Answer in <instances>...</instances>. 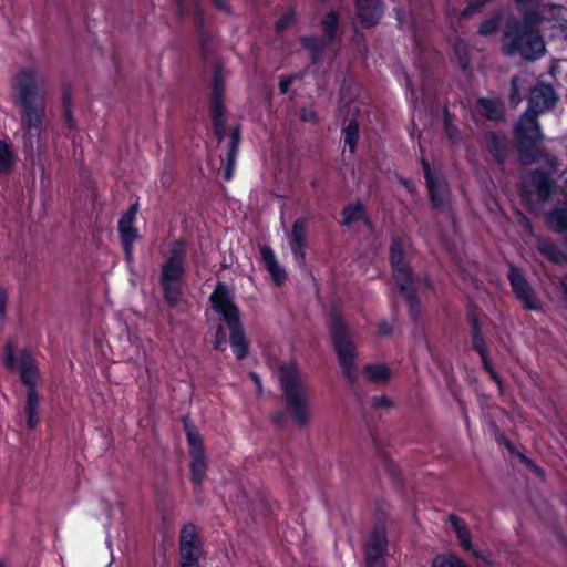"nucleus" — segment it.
<instances>
[{
	"label": "nucleus",
	"mask_w": 567,
	"mask_h": 567,
	"mask_svg": "<svg viewBox=\"0 0 567 567\" xmlns=\"http://www.w3.org/2000/svg\"><path fill=\"white\" fill-rule=\"evenodd\" d=\"M543 12H548L547 18L553 22V28L558 30L565 39H567V10L563 7H544ZM546 19L537 13L529 12L524 16L520 22L512 19L506 24L504 51L506 54L519 53L526 60H536L545 52V43L537 30L533 27L537 25L542 20Z\"/></svg>",
	"instance_id": "nucleus-1"
},
{
	"label": "nucleus",
	"mask_w": 567,
	"mask_h": 567,
	"mask_svg": "<svg viewBox=\"0 0 567 567\" xmlns=\"http://www.w3.org/2000/svg\"><path fill=\"white\" fill-rule=\"evenodd\" d=\"M210 307L220 316L229 330V344L235 358L244 360L249 352V342L245 333L240 310L234 301L228 286L217 281L209 298Z\"/></svg>",
	"instance_id": "nucleus-2"
},
{
	"label": "nucleus",
	"mask_w": 567,
	"mask_h": 567,
	"mask_svg": "<svg viewBox=\"0 0 567 567\" xmlns=\"http://www.w3.org/2000/svg\"><path fill=\"white\" fill-rule=\"evenodd\" d=\"M43 80L34 69H24L16 78L14 91L22 107V121L29 138L37 136L42 123L44 105Z\"/></svg>",
	"instance_id": "nucleus-3"
},
{
	"label": "nucleus",
	"mask_w": 567,
	"mask_h": 567,
	"mask_svg": "<svg viewBox=\"0 0 567 567\" xmlns=\"http://www.w3.org/2000/svg\"><path fill=\"white\" fill-rule=\"evenodd\" d=\"M389 262L398 290L406 302L409 316L416 323L421 317V300L414 287L413 269L405 258L403 244L399 237L391 240Z\"/></svg>",
	"instance_id": "nucleus-4"
},
{
	"label": "nucleus",
	"mask_w": 567,
	"mask_h": 567,
	"mask_svg": "<svg viewBox=\"0 0 567 567\" xmlns=\"http://www.w3.org/2000/svg\"><path fill=\"white\" fill-rule=\"evenodd\" d=\"M278 379L287 411L297 425H306L309 421L307 389L297 365L281 364Z\"/></svg>",
	"instance_id": "nucleus-5"
},
{
	"label": "nucleus",
	"mask_w": 567,
	"mask_h": 567,
	"mask_svg": "<svg viewBox=\"0 0 567 567\" xmlns=\"http://www.w3.org/2000/svg\"><path fill=\"white\" fill-rule=\"evenodd\" d=\"M186 256L185 239H176L169 245L168 257L161 268L159 286L163 298L173 308L179 303L183 296L182 279L186 271Z\"/></svg>",
	"instance_id": "nucleus-6"
},
{
	"label": "nucleus",
	"mask_w": 567,
	"mask_h": 567,
	"mask_svg": "<svg viewBox=\"0 0 567 567\" xmlns=\"http://www.w3.org/2000/svg\"><path fill=\"white\" fill-rule=\"evenodd\" d=\"M329 333L343 374L349 382L353 383L357 380V348L348 324L338 312H332L330 316Z\"/></svg>",
	"instance_id": "nucleus-7"
},
{
	"label": "nucleus",
	"mask_w": 567,
	"mask_h": 567,
	"mask_svg": "<svg viewBox=\"0 0 567 567\" xmlns=\"http://www.w3.org/2000/svg\"><path fill=\"white\" fill-rule=\"evenodd\" d=\"M19 362H20V381L25 386V404H24V413L27 416V426L29 430H34L39 423V405H40V394L38 392V383L40 380V371L37 364L35 359L33 358L31 351L27 348H23L19 352Z\"/></svg>",
	"instance_id": "nucleus-8"
},
{
	"label": "nucleus",
	"mask_w": 567,
	"mask_h": 567,
	"mask_svg": "<svg viewBox=\"0 0 567 567\" xmlns=\"http://www.w3.org/2000/svg\"><path fill=\"white\" fill-rule=\"evenodd\" d=\"M507 280L515 299L520 303L522 308L527 311H542V301L536 290L526 277L524 269L516 266L512 261L507 262Z\"/></svg>",
	"instance_id": "nucleus-9"
},
{
	"label": "nucleus",
	"mask_w": 567,
	"mask_h": 567,
	"mask_svg": "<svg viewBox=\"0 0 567 567\" xmlns=\"http://www.w3.org/2000/svg\"><path fill=\"white\" fill-rule=\"evenodd\" d=\"M537 116V113L526 110L515 126V137L519 145L520 159L525 164L533 159L525 152L532 150L543 138Z\"/></svg>",
	"instance_id": "nucleus-10"
},
{
	"label": "nucleus",
	"mask_w": 567,
	"mask_h": 567,
	"mask_svg": "<svg viewBox=\"0 0 567 567\" xmlns=\"http://www.w3.org/2000/svg\"><path fill=\"white\" fill-rule=\"evenodd\" d=\"M338 24V17L333 12H329L322 21V31L324 40L309 37L303 38V47L309 50L313 62H319L322 59L330 60L334 51L331 39Z\"/></svg>",
	"instance_id": "nucleus-11"
},
{
	"label": "nucleus",
	"mask_w": 567,
	"mask_h": 567,
	"mask_svg": "<svg viewBox=\"0 0 567 567\" xmlns=\"http://www.w3.org/2000/svg\"><path fill=\"white\" fill-rule=\"evenodd\" d=\"M389 540L384 526H375L363 546L365 567H385Z\"/></svg>",
	"instance_id": "nucleus-12"
},
{
	"label": "nucleus",
	"mask_w": 567,
	"mask_h": 567,
	"mask_svg": "<svg viewBox=\"0 0 567 567\" xmlns=\"http://www.w3.org/2000/svg\"><path fill=\"white\" fill-rule=\"evenodd\" d=\"M307 230L308 219L301 217L293 223L291 231L288 235V244L293 259L299 265L303 264L306 260Z\"/></svg>",
	"instance_id": "nucleus-13"
},
{
	"label": "nucleus",
	"mask_w": 567,
	"mask_h": 567,
	"mask_svg": "<svg viewBox=\"0 0 567 567\" xmlns=\"http://www.w3.org/2000/svg\"><path fill=\"white\" fill-rule=\"evenodd\" d=\"M223 92L224 85L221 83L219 74H216L212 91L210 110L215 134L219 143H223L225 138L224 107L221 104Z\"/></svg>",
	"instance_id": "nucleus-14"
},
{
	"label": "nucleus",
	"mask_w": 567,
	"mask_h": 567,
	"mask_svg": "<svg viewBox=\"0 0 567 567\" xmlns=\"http://www.w3.org/2000/svg\"><path fill=\"white\" fill-rule=\"evenodd\" d=\"M483 311L474 301L470 300L466 303L465 317L468 323L471 343L473 349L487 344L486 337L483 333Z\"/></svg>",
	"instance_id": "nucleus-15"
},
{
	"label": "nucleus",
	"mask_w": 567,
	"mask_h": 567,
	"mask_svg": "<svg viewBox=\"0 0 567 567\" xmlns=\"http://www.w3.org/2000/svg\"><path fill=\"white\" fill-rule=\"evenodd\" d=\"M135 215H122L117 229L126 262L133 261V245L138 238V230L134 226Z\"/></svg>",
	"instance_id": "nucleus-16"
},
{
	"label": "nucleus",
	"mask_w": 567,
	"mask_h": 567,
	"mask_svg": "<svg viewBox=\"0 0 567 567\" xmlns=\"http://www.w3.org/2000/svg\"><path fill=\"white\" fill-rule=\"evenodd\" d=\"M556 96L551 86L539 84L530 91L529 107L527 110L537 114L551 109Z\"/></svg>",
	"instance_id": "nucleus-17"
},
{
	"label": "nucleus",
	"mask_w": 567,
	"mask_h": 567,
	"mask_svg": "<svg viewBox=\"0 0 567 567\" xmlns=\"http://www.w3.org/2000/svg\"><path fill=\"white\" fill-rule=\"evenodd\" d=\"M358 18L362 25L371 27L378 23L383 12L380 0H355Z\"/></svg>",
	"instance_id": "nucleus-18"
},
{
	"label": "nucleus",
	"mask_w": 567,
	"mask_h": 567,
	"mask_svg": "<svg viewBox=\"0 0 567 567\" xmlns=\"http://www.w3.org/2000/svg\"><path fill=\"white\" fill-rule=\"evenodd\" d=\"M260 257L266 270L269 272L274 284L279 287L287 279L286 270L278 264L276 255L271 247L262 246L260 248Z\"/></svg>",
	"instance_id": "nucleus-19"
},
{
	"label": "nucleus",
	"mask_w": 567,
	"mask_h": 567,
	"mask_svg": "<svg viewBox=\"0 0 567 567\" xmlns=\"http://www.w3.org/2000/svg\"><path fill=\"white\" fill-rule=\"evenodd\" d=\"M422 163L431 202L433 203L435 208H439L446 197V185L441 178L433 175V173L430 169V166L425 161H423Z\"/></svg>",
	"instance_id": "nucleus-20"
},
{
	"label": "nucleus",
	"mask_w": 567,
	"mask_h": 567,
	"mask_svg": "<svg viewBox=\"0 0 567 567\" xmlns=\"http://www.w3.org/2000/svg\"><path fill=\"white\" fill-rule=\"evenodd\" d=\"M239 144V131L237 127L231 128L229 134V140L227 144V153L225 157L221 158V165L224 167V179L230 181L234 176V168L238 152Z\"/></svg>",
	"instance_id": "nucleus-21"
},
{
	"label": "nucleus",
	"mask_w": 567,
	"mask_h": 567,
	"mask_svg": "<svg viewBox=\"0 0 567 567\" xmlns=\"http://www.w3.org/2000/svg\"><path fill=\"white\" fill-rule=\"evenodd\" d=\"M207 460L205 453L200 451L196 455H190V481L194 484V493L198 495L202 493L203 483L207 473Z\"/></svg>",
	"instance_id": "nucleus-22"
},
{
	"label": "nucleus",
	"mask_w": 567,
	"mask_h": 567,
	"mask_svg": "<svg viewBox=\"0 0 567 567\" xmlns=\"http://www.w3.org/2000/svg\"><path fill=\"white\" fill-rule=\"evenodd\" d=\"M449 520L456 534V538L458 539L461 547L466 551H472L475 557L481 558V553L473 549L472 536L464 520L454 514L449 516Z\"/></svg>",
	"instance_id": "nucleus-23"
},
{
	"label": "nucleus",
	"mask_w": 567,
	"mask_h": 567,
	"mask_svg": "<svg viewBox=\"0 0 567 567\" xmlns=\"http://www.w3.org/2000/svg\"><path fill=\"white\" fill-rule=\"evenodd\" d=\"M203 544L179 542L181 567H199Z\"/></svg>",
	"instance_id": "nucleus-24"
},
{
	"label": "nucleus",
	"mask_w": 567,
	"mask_h": 567,
	"mask_svg": "<svg viewBox=\"0 0 567 567\" xmlns=\"http://www.w3.org/2000/svg\"><path fill=\"white\" fill-rule=\"evenodd\" d=\"M537 250L538 252L555 265H563L567 261L566 254L551 240L538 237Z\"/></svg>",
	"instance_id": "nucleus-25"
},
{
	"label": "nucleus",
	"mask_w": 567,
	"mask_h": 567,
	"mask_svg": "<svg viewBox=\"0 0 567 567\" xmlns=\"http://www.w3.org/2000/svg\"><path fill=\"white\" fill-rule=\"evenodd\" d=\"M184 431L189 447V455H196L197 452L205 453L202 435L197 427L193 425L187 417L183 420Z\"/></svg>",
	"instance_id": "nucleus-26"
},
{
	"label": "nucleus",
	"mask_w": 567,
	"mask_h": 567,
	"mask_svg": "<svg viewBox=\"0 0 567 567\" xmlns=\"http://www.w3.org/2000/svg\"><path fill=\"white\" fill-rule=\"evenodd\" d=\"M487 145L493 156L502 162L508 152V141L505 135L499 133H489L487 136Z\"/></svg>",
	"instance_id": "nucleus-27"
},
{
	"label": "nucleus",
	"mask_w": 567,
	"mask_h": 567,
	"mask_svg": "<svg viewBox=\"0 0 567 567\" xmlns=\"http://www.w3.org/2000/svg\"><path fill=\"white\" fill-rule=\"evenodd\" d=\"M365 379L371 383H384L391 378V370L385 364L373 363L363 368Z\"/></svg>",
	"instance_id": "nucleus-28"
},
{
	"label": "nucleus",
	"mask_w": 567,
	"mask_h": 567,
	"mask_svg": "<svg viewBox=\"0 0 567 567\" xmlns=\"http://www.w3.org/2000/svg\"><path fill=\"white\" fill-rule=\"evenodd\" d=\"M530 181L540 199H547L550 196L553 190V181L548 174L536 171L532 174Z\"/></svg>",
	"instance_id": "nucleus-29"
},
{
	"label": "nucleus",
	"mask_w": 567,
	"mask_h": 567,
	"mask_svg": "<svg viewBox=\"0 0 567 567\" xmlns=\"http://www.w3.org/2000/svg\"><path fill=\"white\" fill-rule=\"evenodd\" d=\"M477 111L489 120H498L503 114V106L498 100L481 99L477 103Z\"/></svg>",
	"instance_id": "nucleus-30"
},
{
	"label": "nucleus",
	"mask_w": 567,
	"mask_h": 567,
	"mask_svg": "<svg viewBox=\"0 0 567 567\" xmlns=\"http://www.w3.org/2000/svg\"><path fill=\"white\" fill-rule=\"evenodd\" d=\"M431 565L432 567H470L463 559L451 553L436 554Z\"/></svg>",
	"instance_id": "nucleus-31"
},
{
	"label": "nucleus",
	"mask_w": 567,
	"mask_h": 567,
	"mask_svg": "<svg viewBox=\"0 0 567 567\" xmlns=\"http://www.w3.org/2000/svg\"><path fill=\"white\" fill-rule=\"evenodd\" d=\"M13 165V153L10 144L0 141V174H7Z\"/></svg>",
	"instance_id": "nucleus-32"
},
{
	"label": "nucleus",
	"mask_w": 567,
	"mask_h": 567,
	"mask_svg": "<svg viewBox=\"0 0 567 567\" xmlns=\"http://www.w3.org/2000/svg\"><path fill=\"white\" fill-rule=\"evenodd\" d=\"M473 350H475L478 353L484 370L487 371L491 374V377L498 384H501V378L498 377L497 372L495 371V369L492 364L491 358H489L488 346L486 344V346L477 347V348H474Z\"/></svg>",
	"instance_id": "nucleus-33"
},
{
	"label": "nucleus",
	"mask_w": 567,
	"mask_h": 567,
	"mask_svg": "<svg viewBox=\"0 0 567 567\" xmlns=\"http://www.w3.org/2000/svg\"><path fill=\"white\" fill-rule=\"evenodd\" d=\"M359 135V126L355 121H350L348 125L343 128L344 144L349 146L350 152L352 153L355 147V143Z\"/></svg>",
	"instance_id": "nucleus-34"
},
{
	"label": "nucleus",
	"mask_w": 567,
	"mask_h": 567,
	"mask_svg": "<svg viewBox=\"0 0 567 567\" xmlns=\"http://www.w3.org/2000/svg\"><path fill=\"white\" fill-rule=\"evenodd\" d=\"M179 542L203 544L198 536L197 527L195 524L186 523L182 526L179 532Z\"/></svg>",
	"instance_id": "nucleus-35"
},
{
	"label": "nucleus",
	"mask_w": 567,
	"mask_h": 567,
	"mask_svg": "<svg viewBox=\"0 0 567 567\" xmlns=\"http://www.w3.org/2000/svg\"><path fill=\"white\" fill-rule=\"evenodd\" d=\"M343 218L340 224L346 227H351L354 224L364 225L370 231L373 230V225L370 220V215H342Z\"/></svg>",
	"instance_id": "nucleus-36"
},
{
	"label": "nucleus",
	"mask_w": 567,
	"mask_h": 567,
	"mask_svg": "<svg viewBox=\"0 0 567 567\" xmlns=\"http://www.w3.org/2000/svg\"><path fill=\"white\" fill-rule=\"evenodd\" d=\"M2 364L9 371H14L17 368L14 346L11 341H7L3 346Z\"/></svg>",
	"instance_id": "nucleus-37"
},
{
	"label": "nucleus",
	"mask_w": 567,
	"mask_h": 567,
	"mask_svg": "<svg viewBox=\"0 0 567 567\" xmlns=\"http://www.w3.org/2000/svg\"><path fill=\"white\" fill-rule=\"evenodd\" d=\"M498 27H499V18L493 17V18H489V19L485 20L484 22H482V24L480 25V32L483 35H491L497 31Z\"/></svg>",
	"instance_id": "nucleus-38"
},
{
	"label": "nucleus",
	"mask_w": 567,
	"mask_h": 567,
	"mask_svg": "<svg viewBox=\"0 0 567 567\" xmlns=\"http://www.w3.org/2000/svg\"><path fill=\"white\" fill-rule=\"evenodd\" d=\"M226 344H227L226 333H225L224 327L220 324V326H218V328L216 330L215 339L213 341V348L216 351L223 352L226 350Z\"/></svg>",
	"instance_id": "nucleus-39"
},
{
	"label": "nucleus",
	"mask_w": 567,
	"mask_h": 567,
	"mask_svg": "<svg viewBox=\"0 0 567 567\" xmlns=\"http://www.w3.org/2000/svg\"><path fill=\"white\" fill-rule=\"evenodd\" d=\"M488 0H472L468 6L462 11V17L464 18H468L471 17L472 14H474L475 12L480 11L481 8L484 7V4L487 2Z\"/></svg>",
	"instance_id": "nucleus-40"
},
{
	"label": "nucleus",
	"mask_w": 567,
	"mask_h": 567,
	"mask_svg": "<svg viewBox=\"0 0 567 567\" xmlns=\"http://www.w3.org/2000/svg\"><path fill=\"white\" fill-rule=\"evenodd\" d=\"M295 21V12L289 10L282 14V17L277 21L276 28L278 30H282L289 27Z\"/></svg>",
	"instance_id": "nucleus-41"
},
{
	"label": "nucleus",
	"mask_w": 567,
	"mask_h": 567,
	"mask_svg": "<svg viewBox=\"0 0 567 567\" xmlns=\"http://www.w3.org/2000/svg\"><path fill=\"white\" fill-rule=\"evenodd\" d=\"M372 405L374 409H388L393 406V402L386 395H380L372 399Z\"/></svg>",
	"instance_id": "nucleus-42"
},
{
	"label": "nucleus",
	"mask_w": 567,
	"mask_h": 567,
	"mask_svg": "<svg viewBox=\"0 0 567 567\" xmlns=\"http://www.w3.org/2000/svg\"><path fill=\"white\" fill-rule=\"evenodd\" d=\"M8 299L9 296L7 289L0 286V321L7 316Z\"/></svg>",
	"instance_id": "nucleus-43"
},
{
	"label": "nucleus",
	"mask_w": 567,
	"mask_h": 567,
	"mask_svg": "<svg viewBox=\"0 0 567 567\" xmlns=\"http://www.w3.org/2000/svg\"><path fill=\"white\" fill-rule=\"evenodd\" d=\"M377 332L379 337H390L393 333V326L386 320H382L378 324Z\"/></svg>",
	"instance_id": "nucleus-44"
},
{
	"label": "nucleus",
	"mask_w": 567,
	"mask_h": 567,
	"mask_svg": "<svg viewBox=\"0 0 567 567\" xmlns=\"http://www.w3.org/2000/svg\"><path fill=\"white\" fill-rule=\"evenodd\" d=\"M414 287L417 290V285H423L427 290L433 289V282L427 275H413Z\"/></svg>",
	"instance_id": "nucleus-45"
},
{
	"label": "nucleus",
	"mask_w": 567,
	"mask_h": 567,
	"mask_svg": "<svg viewBox=\"0 0 567 567\" xmlns=\"http://www.w3.org/2000/svg\"><path fill=\"white\" fill-rule=\"evenodd\" d=\"M517 456L526 466L534 468L536 473H542V468L538 465H536L528 456L520 452L519 454H517Z\"/></svg>",
	"instance_id": "nucleus-46"
},
{
	"label": "nucleus",
	"mask_w": 567,
	"mask_h": 567,
	"mask_svg": "<svg viewBox=\"0 0 567 567\" xmlns=\"http://www.w3.org/2000/svg\"><path fill=\"white\" fill-rule=\"evenodd\" d=\"M517 456L526 466L534 468L536 473H542V468L538 465H536L528 456L520 452L519 454H517Z\"/></svg>",
	"instance_id": "nucleus-47"
},
{
	"label": "nucleus",
	"mask_w": 567,
	"mask_h": 567,
	"mask_svg": "<svg viewBox=\"0 0 567 567\" xmlns=\"http://www.w3.org/2000/svg\"><path fill=\"white\" fill-rule=\"evenodd\" d=\"M511 99H512L513 103H515V104H518L522 101L519 91H518V86H517V79H515V78L512 80Z\"/></svg>",
	"instance_id": "nucleus-48"
},
{
	"label": "nucleus",
	"mask_w": 567,
	"mask_h": 567,
	"mask_svg": "<svg viewBox=\"0 0 567 567\" xmlns=\"http://www.w3.org/2000/svg\"><path fill=\"white\" fill-rule=\"evenodd\" d=\"M271 422L278 426H284L286 423V416L282 411H277L271 414Z\"/></svg>",
	"instance_id": "nucleus-49"
},
{
	"label": "nucleus",
	"mask_w": 567,
	"mask_h": 567,
	"mask_svg": "<svg viewBox=\"0 0 567 567\" xmlns=\"http://www.w3.org/2000/svg\"><path fill=\"white\" fill-rule=\"evenodd\" d=\"M445 131H446L449 137L452 140H454L457 135V130L455 126L452 125L449 116H446V118H445Z\"/></svg>",
	"instance_id": "nucleus-50"
},
{
	"label": "nucleus",
	"mask_w": 567,
	"mask_h": 567,
	"mask_svg": "<svg viewBox=\"0 0 567 567\" xmlns=\"http://www.w3.org/2000/svg\"><path fill=\"white\" fill-rule=\"evenodd\" d=\"M291 81L292 79L291 78H286V79H281L280 80V83H279V87H280V92L281 93H287L288 92V89L291 84Z\"/></svg>",
	"instance_id": "nucleus-51"
},
{
	"label": "nucleus",
	"mask_w": 567,
	"mask_h": 567,
	"mask_svg": "<svg viewBox=\"0 0 567 567\" xmlns=\"http://www.w3.org/2000/svg\"><path fill=\"white\" fill-rule=\"evenodd\" d=\"M505 449L509 452V454L517 456L519 454V451L515 446V444L511 440H506V443L504 444Z\"/></svg>",
	"instance_id": "nucleus-52"
},
{
	"label": "nucleus",
	"mask_w": 567,
	"mask_h": 567,
	"mask_svg": "<svg viewBox=\"0 0 567 567\" xmlns=\"http://www.w3.org/2000/svg\"><path fill=\"white\" fill-rule=\"evenodd\" d=\"M505 449L509 452V454L517 456L519 454V451L515 446V444L511 440H506V443L504 444Z\"/></svg>",
	"instance_id": "nucleus-53"
},
{
	"label": "nucleus",
	"mask_w": 567,
	"mask_h": 567,
	"mask_svg": "<svg viewBox=\"0 0 567 567\" xmlns=\"http://www.w3.org/2000/svg\"><path fill=\"white\" fill-rule=\"evenodd\" d=\"M495 440L497 443L504 445L506 443V440H509L504 433L497 431L495 433Z\"/></svg>",
	"instance_id": "nucleus-54"
},
{
	"label": "nucleus",
	"mask_w": 567,
	"mask_h": 567,
	"mask_svg": "<svg viewBox=\"0 0 567 567\" xmlns=\"http://www.w3.org/2000/svg\"><path fill=\"white\" fill-rule=\"evenodd\" d=\"M249 377L251 379V381L257 385V388H261V380H260V377L258 375V373L256 372H250L249 373Z\"/></svg>",
	"instance_id": "nucleus-55"
},
{
	"label": "nucleus",
	"mask_w": 567,
	"mask_h": 567,
	"mask_svg": "<svg viewBox=\"0 0 567 567\" xmlns=\"http://www.w3.org/2000/svg\"><path fill=\"white\" fill-rule=\"evenodd\" d=\"M213 2H214V3H215V6H216L217 8H219L220 10L226 11V12H228V11H229L228 6H227V3H226V1H225V0H213Z\"/></svg>",
	"instance_id": "nucleus-56"
},
{
	"label": "nucleus",
	"mask_w": 567,
	"mask_h": 567,
	"mask_svg": "<svg viewBox=\"0 0 567 567\" xmlns=\"http://www.w3.org/2000/svg\"><path fill=\"white\" fill-rule=\"evenodd\" d=\"M302 121H312L315 120V113L312 111H303L301 115Z\"/></svg>",
	"instance_id": "nucleus-57"
},
{
	"label": "nucleus",
	"mask_w": 567,
	"mask_h": 567,
	"mask_svg": "<svg viewBox=\"0 0 567 567\" xmlns=\"http://www.w3.org/2000/svg\"><path fill=\"white\" fill-rule=\"evenodd\" d=\"M519 216L522 217V224L530 230L532 229V225H530V221H529L527 215L522 214Z\"/></svg>",
	"instance_id": "nucleus-58"
},
{
	"label": "nucleus",
	"mask_w": 567,
	"mask_h": 567,
	"mask_svg": "<svg viewBox=\"0 0 567 567\" xmlns=\"http://www.w3.org/2000/svg\"><path fill=\"white\" fill-rule=\"evenodd\" d=\"M396 19H398V23H399L400 28H404L405 21L400 11H396Z\"/></svg>",
	"instance_id": "nucleus-59"
},
{
	"label": "nucleus",
	"mask_w": 567,
	"mask_h": 567,
	"mask_svg": "<svg viewBox=\"0 0 567 567\" xmlns=\"http://www.w3.org/2000/svg\"><path fill=\"white\" fill-rule=\"evenodd\" d=\"M363 207L361 205H358L354 210H351L350 208H346L343 213H362Z\"/></svg>",
	"instance_id": "nucleus-60"
},
{
	"label": "nucleus",
	"mask_w": 567,
	"mask_h": 567,
	"mask_svg": "<svg viewBox=\"0 0 567 567\" xmlns=\"http://www.w3.org/2000/svg\"><path fill=\"white\" fill-rule=\"evenodd\" d=\"M561 288H563V292H564L565 297L567 298V278L561 280Z\"/></svg>",
	"instance_id": "nucleus-61"
},
{
	"label": "nucleus",
	"mask_w": 567,
	"mask_h": 567,
	"mask_svg": "<svg viewBox=\"0 0 567 567\" xmlns=\"http://www.w3.org/2000/svg\"><path fill=\"white\" fill-rule=\"evenodd\" d=\"M463 419H464L465 424L468 425L470 417H468V414H467V412L465 410L463 411Z\"/></svg>",
	"instance_id": "nucleus-62"
},
{
	"label": "nucleus",
	"mask_w": 567,
	"mask_h": 567,
	"mask_svg": "<svg viewBox=\"0 0 567 567\" xmlns=\"http://www.w3.org/2000/svg\"><path fill=\"white\" fill-rule=\"evenodd\" d=\"M564 196H565V198L567 199V176H566V179H565Z\"/></svg>",
	"instance_id": "nucleus-63"
},
{
	"label": "nucleus",
	"mask_w": 567,
	"mask_h": 567,
	"mask_svg": "<svg viewBox=\"0 0 567 567\" xmlns=\"http://www.w3.org/2000/svg\"><path fill=\"white\" fill-rule=\"evenodd\" d=\"M258 196H259V194H258V193L252 194V195L250 196V203H252L254 198H255V197H258Z\"/></svg>",
	"instance_id": "nucleus-64"
}]
</instances>
